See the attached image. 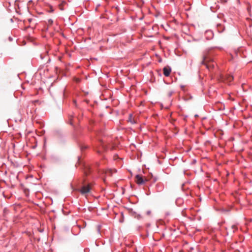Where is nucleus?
<instances>
[{"mask_svg":"<svg viewBox=\"0 0 252 252\" xmlns=\"http://www.w3.org/2000/svg\"><path fill=\"white\" fill-rule=\"evenodd\" d=\"M227 80L229 82H231L233 80V77L232 76L229 75L227 77Z\"/></svg>","mask_w":252,"mask_h":252,"instance_id":"obj_7","label":"nucleus"},{"mask_svg":"<svg viewBox=\"0 0 252 252\" xmlns=\"http://www.w3.org/2000/svg\"><path fill=\"white\" fill-rule=\"evenodd\" d=\"M173 93V91H170V92L168 93V95L169 96H171L172 95Z\"/></svg>","mask_w":252,"mask_h":252,"instance_id":"obj_9","label":"nucleus"},{"mask_svg":"<svg viewBox=\"0 0 252 252\" xmlns=\"http://www.w3.org/2000/svg\"><path fill=\"white\" fill-rule=\"evenodd\" d=\"M91 190V188L89 185L84 186L80 189V191L82 194H86L88 193Z\"/></svg>","mask_w":252,"mask_h":252,"instance_id":"obj_2","label":"nucleus"},{"mask_svg":"<svg viewBox=\"0 0 252 252\" xmlns=\"http://www.w3.org/2000/svg\"><path fill=\"white\" fill-rule=\"evenodd\" d=\"M132 117V116L131 114H130L129 115V121H130L132 124H134L135 122L134 121L132 120V119H131Z\"/></svg>","mask_w":252,"mask_h":252,"instance_id":"obj_8","label":"nucleus"},{"mask_svg":"<svg viewBox=\"0 0 252 252\" xmlns=\"http://www.w3.org/2000/svg\"><path fill=\"white\" fill-rule=\"evenodd\" d=\"M237 230V227L236 225H232L230 228V231H231L233 233H234Z\"/></svg>","mask_w":252,"mask_h":252,"instance_id":"obj_6","label":"nucleus"},{"mask_svg":"<svg viewBox=\"0 0 252 252\" xmlns=\"http://www.w3.org/2000/svg\"><path fill=\"white\" fill-rule=\"evenodd\" d=\"M50 11H53V9L52 7H50Z\"/></svg>","mask_w":252,"mask_h":252,"instance_id":"obj_13","label":"nucleus"},{"mask_svg":"<svg viewBox=\"0 0 252 252\" xmlns=\"http://www.w3.org/2000/svg\"><path fill=\"white\" fill-rule=\"evenodd\" d=\"M49 24L51 25L53 23V20L52 19H49L48 20Z\"/></svg>","mask_w":252,"mask_h":252,"instance_id":"obj_10","label":"nucleus"},{"mask_svg":"<svg viewBox=\"0 0 252 252\" xmlns=\"http://www.w3.org/2000/svg\"><path fill=\"white\" fill-rule=\"evenodd\" d=\"M17 12L18 14H22V13L20 12V11H17Z\"/></svg>","mask_w":252,"mask_h":252,"instance_id":"obj_12","label":"nucleus"},{"mask_svg":"<svg viewBox=\"0 0 252 252\" xmlns=\"http://www.w3.org/2000/svg\"><path fill=\"white\" fill-rule=\"evenodd\" d=\"M151 211L149 210L146 212V214L147 215H150L151 214Z\"/></svg>","mask_w":252,"mask_h":252,"instance_id":"obj_11","label":"nucleus"},{"mask_svg":"<svg viewBox=\"0 0 252 252\" xmlns=\"http://www.w3.org/2000/svg\"><path fill=\"white\" fill-rule=\"evenodd\" d=\"M163 74L165 76L168 77L169 76L171 72V68L169 66H166L164 67L163 69Z\"/></svg>","mask_w":252,"mask_h":252,"instance_id":"obj_4","label":"nucleus"},{"mask_svg":"<svg viewBox=\"0 0 252 252\" xmlns=\"http://www.w3.org/2000/svg\"><path fill=\"white\" fill-rule=\"evenodd\" d=\"M143 19V17H140V18H139V19L140 20H142Z\"/></svg>","mask_w":252,"mask_h":252,"instance_id":"obj_14","label":"nucleus"},{"mask_svg":"<svg viewBox=\"0 0 252 252\" xmlns=\"http://www.w3.org/2000/svg\"><path fill=\"white\" fill-rule=\"evenodd\" d=\"M136 182L138 185L144 184L146 180H144L142 177L140 175H136L135 176Z\"/></svg>","mask_w":252,"mask_h":252,"instance_id":"obj_3","label":"nucleus"},{"mask_svg":"<svg viewBox=\"0 0 252 252\" xmlns=\"http://www.w3.org/2000/svg\"><path fill=\"white\" fill-rule=\"evenodd\" d=\"M201 64L205 65L206 68L210 71L213 69L216 65V63L213 62L212 58L209 56L208 53L207 52H205L203 53L202 60L201 62Z\"/></svg>","mask_w":252,"mask_h":252,"instance_id":"obj_1","label":"nucleus"},{"mask_svg":"<svg viewBox=\"0 0 252 252\" xmlns=\"http://www.w3.org/2000/svg\"><path fill=\"white\" fill-rule=\"evenodd\" d=\"M79 81H80V80H79V79H77L76 80V82H79Z\"/></svg>","mask_w":252,"mask_h":252,"instance_id":"obj_15","label":"nucleus"},{"mask_svg":"<svg viewBox=\"0 0 252 252\" xmlns=\"http://www.w3.org/2000/svg\"><path fill=\"white\" fill-rule=\"evenodd\" d=\"M91 172V169L90 167H85V170H84V174L87 176L89 175V174Z\"/></svg>","mask_w":252,"mask_h":252,"instance_id":"obj_5","label":"nucleus"},{"mask_svg":"<svg viewBox=\"0 0 252 252\" xmlns=\"http://www.w3.org/2000/svg\"><path fill=\"white\" fill-rule=\"evenodd\" d=\"M10 21H11V22H13V19H12V18H11V19H10Z\"/></svg>","mask_w":252,"mask_h":252,"instance_id":"obj_16","label":"nucleus"}]
</instances>
